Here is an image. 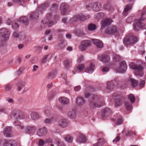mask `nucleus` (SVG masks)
Listing matches in <instances>:
<instances>
[{
    "mask_svg": "<svg viewBox=\"0 0 146 146\" xmlns=\"http://www.w3.org/2000/svg\"><path fill=\"white\" fill-rule=\"evenodd\" d=\"M104 103L103 98L100 96L95 95L90 99L89 105L93 108L100 107L103 106Z\"/></svg>",
    "mask_w": 146,
    "mask_h": 146,
    "instance_id": "obj_1",
    "label": "nucleus"
},
{
    "mask_svg": "<svg viewBox=\"0 0 146 146\" xmlns=\"http://www.w3.org/2000/svg\"><path fill=\"white\" fill-rule=\"evenodd\" d=\"M51 16V13H48L47 15L45 17L42 21V23L41 25V27L42 28L45 27L47 26L49 27H51L53 24L56 23L57 21L59 20V15H55L54 17L55 21L54 23L53 21H50Z\"/></svg>",
    "mask_w": 146,
    "mask_h": 146,
    "instance_id": "obj_2",
    "label": "nucleus"
},
{
    "mask_svg": "<svg viewBox=\"0 0 146 146\" xmlns=\"http://www.w3.org/2000/svg\"><path fill=\"white\" fill-rule=\"evenodd\" d=\"M129 67L130 68L134 70V73L136 76H140L141 77L143 76V68L142 66L131 62L129 64Z\"/></svg>",
    "mask_w": 146,
    "mask_h": 146,
    "instance_id": "obj_3",
    "label": "nucleus"
},
{
    "mask_svg": "<svg viewBox=\"0 0 146 146\" xmlns=\"http://www.w3.org/2000/svg\"><path fill=\"white\" fill-rule=\"evenodd\" d=\"M137 38L134 36L131 33L125 38L123 43L125 45H127L134 44L137 42Z\"/></svg>",
    "mask_w": 146,
    "mask_h": 146,
    "instance_id": "obj_4",
    "label": "nucleus"
},
{
    "mask_svg": "<svg viewBox=\"0 0 146 146\" xmlns=\"http://www.w3.org/2000/svg\"><path fill=\"white\" fill-rule=\"evenodd\" d=\"M3 146H20V144L13 140L0 139V145Z\"/></svg>",
    "mask_w": 146,
    "mask_h": 146,
    "instance_id": "obj_5",
    "label": "nucleus"
},
{
    "mask_svg": "<svg viewBox=\"0 0 146 146\" xmlns=\"http://www.w3.org/2000/svg\"><path fill=\"white\" fill-rule=\"evenodd\" d=\"M9 35V30L5 28H2L0 29V36L5 40L8 39Z\"/></svg>",
    "mask_w": 146,
    "mask_h": 146,
    "instance_id": "obj_6",
    "label": "nucleus"
},
{
    "mask_svg": "<svg viewBox=\"0 0 146 146\" xmlns=\"http://www.w3.org/2000/svg\"><path fill=\"white\" fill-rule=\"evenodd\" d=\"M12 127L7 126L4 129L3 133L4 135L7 137H11L13 136L12 131Z\"/></svg>",
    "mask_w": 146,
    "mask_h": 146,
    "instance_id": "obj_7",
    "label": "nucleus"
},
{
    "mask_svg": "<svg viewBox=\"0 0 146 146\" xmlns=\"http://www.w3.org/2000/svg\"><path fill=\"white\" fill-rule=\"evenodd\" d=\"M106 32L107 34L108 35H114L115 36H117L118 33V31L115 26L107 28L106 30Z\"/></svg>",
    "mask_w": 146,
    "mask_h": 146,
    "instance_id": "obj_8",
    "label": "nucleus"
},
{
    "mask_svg": "<svg viewBox=\"0 0 146 146\" xmlns=\"http://www.w3.org/2000/svg\"><path fill=\"white\" fill-rule=\"evenodd\" d=\"M89 17V15H87L86 17L83 15L82 13H80L77 14L75 17L72 19V20H74L75 21L79 20L84 21L88 19Z\"/></svg>",
    "mask_w": 146,
    "mask_h": 146,
    "instance_id": "obj_9",
    "label": "nucleus"
},
{
    "mask_svg": "<svg viewBox=\"0 0 146 146\" xmlns=\"http://www.w3.org/2000/svg\"><path fill=\"white\" fill-rule=\"evenodd\" d=\"M127 69L126 62L125 61H123L120 63L119 67L116 70L118 72L123 73L126 71Z\"/></svg>",
    "mask_w": 146,
    "mask_h": 146,
    "instance_id": "obj_10",
    "label": "nucleus"
},
{
    "mask_svg": "<svg viewBox=\"0 0 146 146\" xmlns=\"http://www.w3.org/2000/svg\"><path fill=\"white\" fill-rule=\"evenodd\" d=\"M47 133V129L45 127L39 129L36 132L37 135L40 137L44 136Z\"/></svg>",
    "mask_w": 146,
    "mask_h": 146,
    "instance_id": "obj_11",
    "label": "nucleus"
},
{
    "mask_svg": "<svg viewBox=\"0 0 146 146\" xmlns=\"http://www.w3.org/2000/svg\"><path fill=\"white\" fill-rule=\"evenodd\" d=\"M86 141V139L85 136L82 133H79L76 140V142L79 143H84Z\"/></svg>",
    "mask_w": 146,
    "mask_h": 146,
    "instance_id": "obj_12",
    "label": "nucleus"
},
{
    "mask_svg": "<svg viewBox=\"0 0 146 146\" xmlns=\"http://www.w3.org/2000/svg\"><path fill=\"white\" fill-rule=\"evenodd\" d=\"M144 20V19L142 17L134 25L133 28L136 31L139 29V28L143 27V25L141 21Z\"/></svg>",
    "mask_w": 146,
    "mask_h": 146,
    "instance_id": "obj_13",
    "label": "nucleus"
},
{
    "mask_svg": "<svg viewBox=\"0 0 146 146\" xmlns=\"http://www.w3.org/2000/svg\"><path fill=\"white\" fill-rule=\"evenodd\" d=\"M117 79L115 78L113 80H112L111 81L108 82L107 84V89L109 90L113 89L115 85L114 82H115L116 84H117Z\"/></svg>",
    "mask_w": 146,
    "mask_h": 146,
    "instance_id": "obj_14",
    "label": "nucleus"
},
{
    "mask_svg": "<svg viewBox=\"0 0 146 146\" xmlns=\"http://www.w3.org/2000/svg\"><path fill=\"white\" fill-rule=\"evenodd\" d=\"M98 59L103 62H107L110 60V57L106 55H104L99 56L98 58Z\"/></svg>",
    "mask_w": 146,
    "mask_h": 146,
    "instance_id": "obj_15",
    "label": "nucleus"
},
{
    "mask_svg": "<svg viewBox=\"0 0 146 146\" xmlns=\"http://www.w3.org/2000/svg\"><path fill=\"white\" fill-rule=\"evenodd\" d=\"M112 22V20L108 18L104 20L101 23L102 28H105L106 27L110 25Z\"/></svg>",
    "mask_w": 146,
    "mask_h": 146,
    "instance_id": "obj_16",
    "label": "nucleus"
},
{
    "mask_svg": "<svg viewBox=\"0 0 146 146\" xmlns=\"http://www.w3.org/2000/svg\"><path fill=\"white\" fill-rule=\"evenodd\" d=\"M84 66L83 64H79L75 67L72 71V74H74L76 72H80L83 70L84 69Z\"/></svg>",
    "mask_w": 146,
    "mask_h": 146,
    "instance_id": "obj_17",
    "label": "nucleus"
},
{
    "mask_svg": "<svg viewBox=\"0 0 146 146\" xmlns=\"http://www.w3.org/2000/svg\"><path fill=\"white\" fill-rule=\"evenodd\" d=\"M91 7L93 6V10L95 11H98L100 10L101 6L100 3H96L92 4L91 5Z\"/></svg>",
    "mask_w": 146,
    "mask_h": 146,
    "instance_id": "obj_18",
    "label": "nucleus"
},
{
    "mask_svg": "<svg viewBox=\"0 0 146 146\" xmlns=\"http://www.w3.org/2000/svg\"><path fill=\"white\" fill-rule=\"evenodd\" d=\"M69 6L67 3H63L61 6V13L64 15L66 12L67 9L68 8Z\"/></svg>",
    "mask_w": 146,
    "mask_h": 146,
    "instance_id": "obj_19",
    "label": "nucleus"
},
{
    "mask_svg": "<svg viewBox=\"0 0 146 146\" xmlns=\"http://www.w3.org/2000/svg\"><path fill=\"white\" fill-rule=\"evenodd\" d=\"M58 124L60 127L65 128L67 126L68 121L66 119H62L59 121Z\"/></svg>",
    "mask_w": 146,
    "mask_h": 146,
    "instance_id": "obj_20",
    "label": "nucleus"
},
{
    "mask_svg": "<svg viewBox=\"0 0 146 146\" xmlns=\"http://www.w3.org/2000/svg\"><path fill=\"white\" fill-rule=\"evenodd\" d=\"M85 103V100L83 97H78L77 98L76 102L77 106H83Z\"/></svg>",
    "mask_w": 146,
    "mask_h": 146,
    "instance_id": "obj_21",
    "label": "nucleus"
},
{
    "mask_svg": "<svg viewBox=\"0 0 146 146\" xmlns=\"http://www.w3.org/2000/svg\"><path fill=\"white\" fill-rule=\"evenodd\" d=\"M77 111L76 109H73L68 113V116L70 118L73 119L76 116Z\"/></svg>",
    "mask_w": 146,
    "mask_h": 146,
    "instance_id": "obj_22",
    "label": "nucleus"
},
{
    "mask_svg": "<svg viewBox=\"0 0 146 146\" xmlns=\"http://www.w3.org/2000/svg\"><path fill=\"white\" fill-rule=\"evenodd\" d=\"M93 43L98 48H101L103 46V44L102 42L99 40L94 39L92 40Z\"/></svg>",
    "mask_w": 146,
    "mask_h": 146,
    "instance_id": "obj_23",
    "label": "nucleus"
},
{
    "mask_svg": "<svg viewBox=\"0 0 146 146\" xmlns=\"http://www.w3.org/2000/svg\"><path fill=\"white\" fill-rule=\"evenodd\" d=\"M59 101L60 103L63 105L67 104L69 102V99L67 98L64 97H60L59 99Z\"/></svg>",
    "mask_w": 146,
    "mask_h": 146,
    "instance_id": "obj_24",
    "label": "nucleus"
},
{
    "mask_svg": "<svg viewBox=\"0 0 146 146\" xmlns=\"http://www.w3.org/2000/svg\"><path fill=\"white\" fill-rule=\"evenodd\" d=\"M36 129V127L35 126H26L25 128V131L29 133H31L35 131Z\"/></svg>",
    "mask_w": 146,
    "mask_h": 146,
    "instance_id": "obj_25",
    "label": "nucleus"
},
{
    "mask_svg": "<svg viewBox=\"0 0 146 146\" xmlns=\"http://www.w3.org/2000/svg\"><path fill=\"white\" fill-rule=\"evenodd\" d=\"M31 119L34 120L38 119L40 117V114L38 113L33 111L31 114Z\"/></svg>",
    "mask_w": 146,
    "mask_h": 146,
    "instance_id": "obj_26",
    "label": "nucleus"
},
{
    "mask_svg": "<svg viewBox=\"0 0 146 146\" xmlns=\"http://www.w3.org/2000/svg\"><path fill=\"white\" fill-rule=\"evenodd\" d=\"M19 21L22 22L24 25H28L29 21L27 17L26 16H23L21 17Z\"/></svg>",
    "mask_w": 146,
    "mask_h": 146,
    "instance_id": "obj_27",
    "label": "nucleus"
},
{
    "mask_svg": "<svg viewBox=\"0 0 146 146\" xmlns=\"http://www.w3.org/2000/svg\"><path fill=\"white\" fill-rule=\"evenodd\" d=\"M94 65L92 63H91L90 66L86 69L85 71L87 73H92L94 71Z\"/></svg>",
    "mask_w": 146,
    "mask_h": 146,
    "instance_id": "obj_28",
    "label": "nucleus"
},
{
    "mask_svg": "<svg viewBox=\"0 0 146 146\" xmlns=\"http://www.w3.org/2000/svg\"><path fill=\"white\" fill-rule=\"evenodd\" d=\"M64 138L66 141L69 143L72 142L73 139V137L69 135H66Z\"/></svg>",
    "mask_w": 146,
    "mask_h": 146,
    "instance_id": "obj_29",
    "label": "nucleus"
},
{
    "mask_svg": "<svg viewBox=\"0 0 146 146\" xmlns=\"http://www.w3.org/2000/svg\"><path fill=\"white\" fill-rule=\"evenodd\" d=\"M105 142V140L104 139H100L97 143L93 145V146H100L104 144Z\"/></svg>",
    "mask_w": 146,
    "mask_h": 146,
    "instance_id": "obj_30",
    "label": "nucleus"
},
{
    "mask_svg": "<svg viewBox=\"0 0 146 146\" xmlns=\"http://www.w3.org/2000/svg\"><path fill=\"white\" fill-rule=\"evenodd\" d=\"M81 44H82L83 45L87 48L90 46L91 42L89 40H84L82 41Z\"/></svg>",
    "mask_w": 146,
    "mask_h": 146,
    "instance_id": "obj_31",
    "label": "nucleus"
},
{
    "mask_svg": "<svg viewBox=\"0 0 146 146\" xmlns=\"http://www.w3.org/2000/svg\"><path fill=\"white\" fill-rule=\"evenodd\" d=\"M123 101L121 99H116L115 100V107H118L121 106Z\"/></svg>",
    "mask_w": 146,
    "mask_h": 146,
    "instance_id": "obj_32",
    "label": "nucleus"
},
{
    "mask_svg": "<svg viewBox=\"0 0 146 146\" xmlns=\"http://www.w3.org/2000/svg\"><path fill=\"white\" fill-rule=\"evenodd\" d=\"M132 8V6L130 5H127L125 9L124 12H123V15L125 16L127 13V11L130 10Z\"/></svg>",
    "mask_w": 146,
    "mask_h": 146,
    "instance_id": "obj_33",
    "label": "nucleus"
},
{
    "mask_svg": "<svg viewBox=\"0 0 146 146\" xmlns=\"http://www.w3.org/2000/svg\"><path fill=\"white\" fill-rule=\"evenodd\" d=\"M18 120V119H17V120L14 121L13 123V125L15 126H19L20 129H24V126L23 125H22L21 124L20 121Z\"/></svg>",
    "mask_w": 146,
    "mask_h": 146,
    "instance_id": "obj_34",
    "label": "nucleus"
},
{
    "mask_svg": "<svg viewBox=\"0 0 146 146\" xmlns=\"http://www.w3.org/2000/svg\"><path fill=\"white\" fill-rule=\"evenodd\" d=\"M115 125H118L122 123L123 121L121 117H119L116 119L114 120Z\"/></svg>",
    "mask_w": 146,
    "mask_h": 146,
    "instance_id": "obj_35",
    "label": "nucleus"
},
{
    "mask_svg": "<svg viewBox=\"0 0 146 146\" xmlns=\"http://www.w3.org/2000/svg\"><path fill=\"white\" fill-rule=\"evenodd\" d=\"M38 13L37 12H33L30 15V18L31 19H33L38 18Z\"/></svg>",
    "mask_w": 146,
    "mask_h": 146,
    "instance_id": "obj_36",
    "label": "nucleus"
},
{
    "mask_svg": "<svg viewBox=\"0 0 146 146\" xmlns=\"http://www.w3.org/2000/svg\"><path fill=\"white\" fill-rule=\"evenodd\" d=\"M72 61L71 60L67 59L64 62V66L67 68H68L72 63Z\"/></svg>",
    "mask_w": 146,
    "mask_h": 146,
    "instance_id": "obj_37",
    "label": "nucleus"
},
{
    "mask_svg": "<svg viewBox=\"0 0 146 146\" xmlns=\"http://www.w3.org/2000/svg\"><path fill=\"white\" fill-rule=\"evenodd\" d=\"M130 81L132 86L135 87L137 86L138 83V82L137 80L133 78H131L130 79Z\"/></svg>",
    "mask_w": 146,
    "mask_h": 146,
    "instance_id": "obj_38",
    "label": "nucleus"
},
{
    "mask_svg": "<svg viewBox=\"0 0 146 146\" xmlns=\"http://www.w3.org/2000/svg\"><path fill=\"white\" fill-rule=\"evenodd\" d=\"M17 115L16 114V111L15 110L13 111L9 115V117L11 119H16V117Z\"/></svg>",
    "mask_w": 146,
    "mask_h": 146,
    "instance_id": "obj_39",
    "label": "nucleus"
},
{
    "mask_svg": "<svg viewBox=\"0 0 146 146\" xmlns=\"http://www.w3.org/2000/svg\"><path fill=\"white\" fill-rule=\"evenodd\" d=\"M103 16V13H100L96 14L94 16V17L96 19L98 20L102 19Z\"/></svg>",
    "mask_w": 146,
    "mask_h": 146,
    "instance_id": "obj_40",
    "label": "nucleus"
},
{
    "mask_svg": "<svg viewBox=\"0 0 146 146\" xmlns=\"http://www.w3.org/2000/svg\"><path fill=\"white\" fill-rule=\"evenodd\" d=\"M88 29L90 31H94L96 29V27L94 24H91L88 25Z\"/></svg>",
    "mask_w": 146,
    "mask_h": 146,
    "instance_id": "obj_41",
    "label": "nucleus"
},
{
    "mask_svg": "<svg viewBox=\"0 0 146 146\" xmlns=\"http://www.w3.org/2000/svg\"><path fill=\"white\" fill-rule=\"evenodd\" d=\"M49 6L48 2H46L44 4L40 6L38 8V11H40V9H42L45 7H48Z\"/></svg>",
    "mask_w": 146,
    "mask_h": 146,
    "instance_id": "obj_42",
    "label": "nucleus"
},
{
    "mask_svg": "<svg viewBox=\"0 0 146 146\" xmlns=\"http://www.w3.org/2000/svg\"><path fill=\"white\" fill-rule=\"evenodd\" d=\"M125 106L128 110H130L132 108L131 104L127 102H125Z\"/></svg>",
    "mask_w": 146,
    "mask_h": 146,
    "instance_id": "obj_43",
    "label": "nucleus"
},
{
    "mask_svg": "<svg viewBox=\"0 0 146 146\" xmlns=\"http://www.w3.org/2000/svg\"><path fill=\"white\" fill-rule=\"evenodd\" d=\"M45 114L47 116H49L51 115V112L48 108H46L44 110Z\"/></svg>",
    "mask_w": 146,
    "mask_h": 146,
    "instance_id": "obj_44",
    "label": "nucleus"
},
{
    "mask_svg": "<svg viewBox=\"0 0 146 146\" xmlns=\"http://www.w3.org/2000/svg\"><path fill=\"white\" fill-rule=\"evenodd\" d=\"M128 97L131 103H133L135 101V97L132 94H129Z\"/></svg>",
    "mask_w": 146,
    "mask_h": 146,
    "instance_id": "obj_45",
    "label": "nucleus"
},
{
    "mask_svg": "<svg viewBox=\"0 0 146 146\" xmlns=\"http://www.w3.org/2000/svg\"><path fill=\"white\" fill-rule=\"evenodd\" d=\"M25 85V83L22 82L19 84L17 87V90L19 91H20L22 88Z\"/></svg>",
    "mask_w": 146,
    "mask_h": 146,
    "instance_id": "obj_46",
    "label": "nucleus"
},
{
    "mask_svg": "<svg viewBox=\"0 0 146 146\" xmlns=\"http://www.w3.org/2000/svg\"><path fill=\"white\" fill-rule=\"evenodd\" d=\"M25 117V116L24 115L21 114L17 115L16 118V119H24Z\"/></svg>",
    "mask_w": 146,
    "mask_h": 146,
    "instance_id": "obj_47",
    "label": "nucleus"
},
{
    "mask_svg": "<svg viewBox=\"0 0 146 146\" xmlns=\"http://www.w3.org/2000/svg\"><path fill=\"white\" fill-rule=\"evenodd\" d=\"M52 120V118H46L44 120V122L45 124H50L51 123Z\"/></svg>",
    "mask_w": 146,
    "mask_h": 146,
    "instance_id": "obj_48",
    "label": "nucleus"
},
{
    "mask_svg": "<svg viewBox=\"0 0 146 146\" xmlns=\"http://www.w3.org/2000/svg\"><path fill=\"white\" fill-rule=\"evenodd\" d=\"M48 57V55L44 56L41 59V62L44 64L46 62Z\"/></svg>",
    "mask_w": 146,
    "mask_h": 146,
    "instance_id": "obj_49",
    "label": "nucleus"
},
{
    "mask_svg": "<svg viewBox=\"0 0 146 146\" xmlns=\"http://www.w3.org/2000/svg\"><path fill=\"white\" fill-rule=\"evenodd\" d=\"M87 48L83 45L82 44H81V45L79 47V48L81 51H85Z\"/></svg>",
    "mask_w": 146,
    "mask_h": 146,
    "instance_id": "obj_50",
    "label": "nucleus"
},
{
    "mask_svg": "<svg viewBox=\"0 0 146 146\" xmlns=\"http://www.w3.org/2000/svg\"><path fill=\"white\" fill-rule=\"evenodd\" d=\"M110 68L107 66H104L102 68V71L103 72H108Z\"/></svg>",
    "mask_w": 146,
    "mask_h": 146,
    "instance_id": "obj_51",
    "label": "nucleus"
},
{
    "mask_svg": "<svg viewBox=\"0 0 146 146\" xmlns=\"http://www.w3.org/2000/svg\"><path fill=\"white\" fill-rule=\"evenodd\" d=\"M11 86L9 84H7L5 88V90L6 91H8L10 90L11 89Z\"/></svg>",
    "mask_w": 146,
    "mask_h": 146,
    "instance_id": "obj_52",
    "label": "nucleus"
},
{
    "mask_svg": "<svg viewBox=\"0 0 146 146\" xmlns=\"http://www.w3.org/2000/svg\"><path fill=\"white\" fill-rule=\"evenodd\" d=\"M44 143V141L42 139H40L38 141V145L39 146H42L43 145Z\"/></svg>",
    "mask_w": 146,
    "mask_h": 146,
    "instance_id": "obj_53",
    "label": "nucleus"
},
{
    "mask_svg": "<svg viewBox=\"0 0 146 146\" xmlns=\"http://www.w3.org/2000/svg\"><path fill=\"white\" fill-rule=\"evenodd\" d=\"M81 88L80 86H78L74 87V90L76 92L79 91Z\"/></svg>",
    "mask_w": 146,
    "mask_h": 146,
    "instance_id": "obj_54",
    "label": "nucleus"
},
{
    "mask_svg": "<svg viewBox=\"0 0 146 146\" xmlns=\"http://www.w3.org/2000/svg\"><path fill=\"white\" fill-rule=\"evenodd\" d=\"M38 61L37 59L33 58L31 60L30 62L32 64H35Z\"/></svg>",
    "mask_w": 146,
    "mask_h": 146,
    "instance_id": "obj_55",
    "label": "nucleus"
},
{
    "mask_svg": "<svg viewBox=\"0 0 146 146\" xmlns=\"http://www.w3.org/2000/svg\"><path fill=\"white\" fill-rule=\"evenodd\" d=\"M110 111V109L108 108H106V109H104L102 110L103 113H106L109 112Z\"/></svg>",
    "mask_w": 146,
    "mask_h": 146,
    "instance_id": "obj_56",
    "label": "nucleus"
},
{
    "mask_svg": "<svg viewBox=\"0 0 146 146\" xmlns=\"http://www.w3.org/2000/svg\"><path fill=\"white\" fill-rule=\"evenodd\" d=\"M6 110L4 107H1L0 108V113L3 112L6 113Z\"/></svg>",
    "mask_w": 146,
    "mask_h": 146,
    "instance_id": "obj_57",
    "label": "nucleus"
},
{
    "mask_svg": "<svg viewBox=\"0 0 146 146\" xmlns=\"http://www.w3.org/2000/svg\"><path fill=\"white\" fill-rule=\"evenodd\" d=\"M7 24L8 25H10L12 24L11 20L10 19H8L6 22Z\"/></svg>",
    "mask_w": 146,
    "mask_h": 146,
    "instance_id": "obj_58",
    "label": "nucleus"
},
{
    "mask_svg": "<svg viewBox=\"0 0 146 146\" xmlns=\"http://www.w3.org/2000/svg\"><path fill=\"white\" fill-rule=\"evenodd\" d=\"M133 21V19L131 17H129L127 18L126 20V21L128 23H130Z\"/></svg>",
    "mask_w": 146,
    "mask_h": 146,
    "instance_id": "obj_59",
    "label": "nucleus"
},
{
    "mask_svg": "<svg viewBox=\"0 0 146 146\" xmlns=\"http://www.w3.org/2000/svg\"><path fill=\"white\" fill-rule=\"evenodd\" d=\"M92 4H93V3L89 4L88 5L86 6V8L88 10H90L93 9V6H92V7H91L90 6Z\"/></svg>",
    "mask_w": 146,
    "mask_h": 146,
    "instance_id": "obj_60",
    "label": "nucleus"
},
{
    "mask_svg": "<svg viewBox=\"0 0 146 146\" xmlns=\"http://www.w3.org/2000/svg\"><path fill=\"white\" fill-rule=\"evenodd\" d=\"M135 133L134 132L131 131L128 132L127 134V135L128 136H131L133 135H135Z\"/></svg>",
    "mask_w": 146,
    "mask_h": 146,
    "instance_id": "obj_61",
    "label": "nucleus"
},
{
    "mask_svg": "<svg viewBox=\"0 0 146 146\" xmlns=\"http://www.w3.org/2000/svg\"><path fill=\"white\" fill-rule=\"evenodd\" d=\"M7 100L10 103L13 104L14 103V100L10 98H7Z\"/></svg>",
    "mask_w": 146,
    "mask_h": 146,
    "instance_id": "obj_62",
    "label": "nucleus"
},
{
    "mask_svg": "<svg viewBox=\"0 0 146 146\" xmlns=\"http://www.w3.org/2000/svg\"><path fill=\"white\" fill-rule=\"evenodd\" d=\"M13 27L14 29H16L19 26L18 24L17 23H15L14 24H12Z\"/></svg>",
    "mask_w": 146,
    "mask_h": 146,
    "instance_id": "obj_63",
    "label": "nucleus"
},
{
    "mask_svg": "<svg viewBox=\"0 0 146 146\" xmlns=\"http://www.w3.org/2000/svg\"><path fill=\"white\" fill-rule=\"evenodd\" d=\"M84 59V57L82 56H80L78 59V61L79 62H81Z\"/></svg>",
    "mask_w": 146,
    "mask_h": 146,
    "instance_id": "obj_64",
    "label": "nucleus"
}]
</instances>
